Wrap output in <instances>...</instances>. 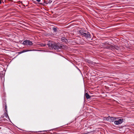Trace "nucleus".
Returning <instances> with one entry per match:
<instances>
[{
    "instance_id": "nucleus-1",
    "label": "nucleus",
    "mask_w": 134,
    "mask_h": 134,
    "mask_svg": "<svg viewBox=\"0 0 134 134\" xmlns=\"http://www.w3.org/2000/svg\"><path fill=\"white\" fill-rule=\"evenodd\" d=\"M47 44L49 47L57 50L63 48L64 47L62 44L56 43L52 41H48Z\"/></svg>"
},
{
    "instance_id": "nucleus-2",
    "label": "nucleus",
    "mask_w": 134,
    "mask_h": 134,
    "mask_svg": "<svg viewBox=\"0 0 134 134\" xmlns=\"http://www.w3.org/2000/svg\"><path fill=\"white\" fill-rule=\"evenodd\" d=\"M79 33L82 37H85L87 39H90L91 37L90 32L83 29H81L80 30Z\"/></svg>"
},
{
    "instance_id": "nucleus-3",
    "label": "nucleus",
    "mask_w": 134,
    "mask_h": 134,
    "mask_svg": "<svg viewBox=\"0 0 134 134\" xmlns=\"http://www.w3.org/2000/svg\"><path fill=\"white\" fill-rule=\"evenodd\" d=\"M105 118L107 120L110 122H113L114 121L117 119L115 117H110V116L105 117Z\"/></svg>"
},
{
    "instance_id": "nucleus-4",
    "label": "nucleus",
    "mask_w": 134,
    "mask_h": 134,
    "mask_svg": "<svg viewBox=\"0 0 134 134\" xmlns=\"http://www.w3.org/2000/svg\"><path fill=\"white\" fill-rule=\"evenodd\" d=\"M24 45L28 46H31L33 44L32 42L30 41L29 40H26L23 42L22 43Z\"/></svg>"
},
{
    "instance_id": "nucleus-5",
    "label": "nucleus",
    "mask_w": 134,
    "mask_h": 134,
    "mask_svg": "<svg viewBox=\"0 0 134 134\" xmlns=\"http://www.w3.org/2000/svg\"><path fill=\"white\" fill-rule=\"evenodd\" d=\"M123 122V120L122 119H120L118 120L115 121L114 124L115 125H118L121 124Z\"/></svg>"
},
{
    "instance_id": "nucleus-6",
    "label": "nucleus",
    "mask_w": 134,
    "mask_h": 134,
    "mask_svg": "<svg viewBox=\"0 0 134 134\" xmlns=\"http://www.w3.org/2000/svg\"><path fill=\"white\" fill-rule=\"evenodd\" d=\"M119 47L116 46H113L112 45H110L109 49H111V50H113L114 49H118V48Z\"/></svg>"
},
{
    "instance_id": "nucleus-7",
    "label": "nucleus",
    "mask_w": 134,
    "mask_h": 134,
    "mask_svg": "<svg viewBox=\"0 0 134 134\" xmlns=\"http://www.w3.org/2000/svg\"><path fill=\"white\" fill-rule=\"evenodd\" d=\"M85 97L87 99H88L90 98V96L87 93H86L85 94Z\"/></svg>"
},
{
    "instance_id": "nucleus-8",
    "label": "nucleus",
    "mask_w": 134,
    "mask_h": 134,
    "mask_svg": "<svg viewBox=\"0 0 134 134\" xmlns=\"http://www.w3.org/2000/svg\"><path fill=\"white\" fill-rule=\"evenodd\" d=\"M4 118V116H3L2 115L1 116L0 118V121H2L3 120L4 121H5V119H4L3 118Z\"/></svg>"
},
{
    "instance_id": "nucleus-9",
    "label": "nucleus",
    "mask_w": 134,
    "mask_h": 134,
    "mask_svg": "<svg viewBox=\"0 0 134 134\" xmlns=\"http://www.w3.org/2000/svg\"><path fill=\"white\" fill-rule=\"evenodd\" d=\"M61 40L62 42L65 41L66 40V38L65 37H62L61 38Z\"/></svg>"
},
{
    "instance_id": "nucleus-10",
    "label": "nucleus",
    "mask_w": 134,
    "mask_h": 134,
    "mask_svg": "<svg viewBox=\"0 0 134 134\" xmlns=\"http://www.w3.org/2000/svg\"><path fill=\"white\" fill-rule=\"evenodd\" d=\"M5 105V112H7V104L6 103H5V104H4Z\"/></svg>"
},
{
    "instance_id": "nucleus-11",
    "label": "nucleus",
    "mask_w": 134,
    "mask_h": 134,
    "mask_svg": "<svg viewBox=\"0 0 134 134\" xmlns=\"http://www.w3.org/2000/svg\"><path fill=\"white\" fill-rule=\"evenodd\" d=\"M110 45H105V46H104V48H107V49H109L110 48Z\"/></svg>"
},
{
    "instance_id": "nucleus-12",
    "label": "nucleus",
    "mask_w": 134,
    "mask_h": 134,
    "mask_svg": "<svg viewBox=\"0 0 134 134\" xmlns=\"http://www.w3.org/2000/svg\"><path fill=\"white\" fill-rule=\"evenodd\" d=\"M4 115L6 118H7L8 116V115L7 113V112H6L4 113Z\"/></svg>"
},
{
    "instance_id": "nucleus-13",
    "label": "nucleus",
    "mask_w": 134,
    "mask_h": 134,
    "mask_svg": "<svg viewBox=\"0 0 134 134\" xmlns=\"http://www.w3.org/2000/svg\"><path fill=\"white\" fill-rule=\"evenodd\" d=\"M40 44L41 45V46L42 47H44L46 45V44H44L42 43H41Z\"/></svg>"
},
{
    "instance_id": "nucleus-14",
    "label": "nucleus",
    "mask_w": 134,
    "mask_h": 134,
    "mask_svg": "<svg viewBox=\"0 0 134 134\" xmlns=\"http://www.w3.org/2000/svg\"><path fill=\"white\" fill-rule=\"evenodd\" d=\"M53 29L55 32H56L57 30V29L55 27H53Z\"/></svg>"
},
{
    "instance_id": "nucleus-15",
    "label": "nucleus",
    "mask_w": 134,
    "mask_h": 134,
    "mask_svg": "<svg viewBox=\"0 0 134 134\" xmlns=\"http://www.w3.org/2000/svg\"><path fill=\"white\" fill-rule=\"evenodd\" d=\"M26 2V4H23L24 6H27L28 4V2Z\"/></svg>"
},
{
    "instance_id": "nucleus-16",
    "label": "nucleus",
    "mask_w": 134,
    "mask_h": 134,
    "mask_svg": "<svg viewBox=\"0 0 134 134\" xmlns=\"http://www.w3.org/2000/svg\"><path fill=\"white\" fill-rule=\"evenodd\" d=\"M35 50L34 49H33L32 50L30 49V50H27V52L28 51H35Z\"/></svg>"
},
{
    "instance_id": "nucleus-17",
    "label": "nucleus",
    "mask_w": 134,
    "mask_h": 134,
    "mask_svg": "<svg viewBox=\"0 0 134 134\" xmlns=\"http://www.w3.org/2000/svg\"><path fill=\"white\" fill-rule=\"evenodd\" d=\"M27 50H24L22 51V52L24 53V52H27Z\"/></svg>"
},
{
    "instance_id": "nucleus-18",
    "label": "nucleus",
    "mask_w": 134,
    "mask_h": 134,
    "mask_svg": "<svg viewBox=\"0 0 134 134\" xmlns=\"http://www.w3.org/2000/svg\"><path fill=\"white\" fill-rule=\"evenodd\" d=\"M90 132H87V133H83V134H88V133H90Z\"/></svg>"
},
{
    "instance_id": "nucleus-19",
    "label": "nucleus",
    "mask_w": 134,
    "mask_h": 134,
    "mask_svg": "<svg viewBox=\"0 0 134 134\" xmlns=\"http://www.w3.org/2000/svg\"><path fill=\"white\" fill-rule=\"evenodd\" d=\"M41 0H36V1L38 2H40Z\"/></svg>"
},
{
    "instance_id": "nucleus-20",
    "label": "nucleus",
    "mask_w": 134,
    "mask_h": 134,
    "mask_svg": "<svg viewBox=\"0 0 134 134\" xmlns=\"http://www.w3.org/2000/svg\"><path fill=\"white\" fill-rule=\"evenodd\" d=\"M2 3V2L1 1V0H0V4H1Z\"/></svg>"
},
{
    "instance_id": "nucleus-21",
    "label": "nucleus",
    "mask_w": 134,
    "mask_h": 134,
    "mask_svg": "<svg viewBox=\"0 0 134 134\" xmlns=\"http://www.w3.org/2000/svg\"><path fill=\"white\" fill-rule=\"evenodd\" d=\"M22 51H21L20 52H19V53H23V52H22Z\"/></svg>"
},
{
    "instance_id": "nucleus-22",
    "label": "nucleus",
    "mask_w": 134,
    "mask_h": 134,
    "mask_svg": "<svg viewBox=\"0 0 134 134\" xmlns=\"http://www.w3.org/2000/svg\"><path fill=\"white\" fill-rule=\"evenodd\" d=\"M94 131H92V132H94ZM92 132V131H91V132Z\"/></svg>"
}]
</instances>
